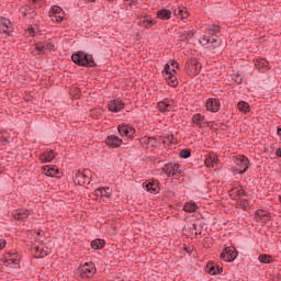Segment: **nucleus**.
Masks as SVG:
<instances>
[{
    "mask_svg": "<svg viewBox=\"0 0 281 281\" xmlns=\"http://www.w3.org/2000/svg\"><path fill=\"white\" fill-rule=\"evenodd\" d=\"M206 271L210 273V276H220V273H223V268L215 265L214 261H210L206 265Z\"/></svg>",
    "mask_w": 281,
    "mask_h": 281,
    "instance_id": "obj_17",
    "label": "nucleus"
},
{
    "mask_svg": "<svg viewBox=\"0 0 281 281\" xmlns=\"http://www.w3.org/2000/svg\"><path fill=\"white\" fill-rule=\"evenodd\" d=\"M277 133L281 136V127H278Z\"/></svg>",
    "mask_w": 281,
    "mask_h": 281,
    "instance_id": "obj_54",
    "label": "nucleus"
},
{
    "mask_svg": "<svg viewBox=\"0 0 281 281\" xmlns=\"http://www.w3.org/2000/svg\"><path fill=\"white\" fill-rule=\"evenodd\" d=\"M184 212L192 213L198 210L196 203L187 202L183 206Z\"/></svg>",
    "mask_w": 281,
    "mask_h": 281,
    "instance_id": "obj_35",
    "label": "nucleus"
},
{
    "mask_svg": "<svg viewBox=\"0 0 281 281\" xmlns=\"http://www.w3.org/2000/svg\"><path fill=\"white\" fill-rule=\"evenodd\" d=\"M91 170L83 169L82 171L76 170L72 175L74 183L77 186H89L91 183Z\"/></svg>",
    "mask_w": 281,
    "mask_h": 281,
    "instance_id": "obj_3",
    "label": "nucleus"
},
{
    "mask_svg": "<svg viewBox=\"0 0 281 281\" xmlns=\"http://www.w3.org/2000/svg\"><path fill=\"white\" fill-rule=\"evenodd\" d=\"M255 220L257 223H269V221H271V213L265 210H257L255 213Z\"/></svg>",
    "mask_w": 281,
    "mask_h": 281,
    "instance_id": "obj_10",
    "label": "nucleus"
},
{
    "mask_svg": "<svg viewBox=\"0 0 281 281\" xmlns=\"http://www.w3.org/2000/svg\"><path fill=\"white\" fill-rule=\"evenodd\" d=\"M13 218L15 221H25L27 216H30V211L27 210H19L12 213Z\"/></svg>",
    "mask_w": 281,
    "mask_h": 281,
    "instance_id": "obj_23",
    "label": "nucleus"
},
{
    "mask_svg": "<svg viewBox=\"0 0 281 281\" xmlns=\"http://www.w3.org/2000/svg\"><path fill=\"white\" fill-rule=\"evenodd\" d=\"M49 18L54 23H61L63 19H65L63 8L53 5L49 10Z\"/></svg>",
    "mask_w": 281,
    "mask_h": 281,
    "instance_id": "obj_8",
    "label": "nucleus"
},
{
    "mask_svg": "<svg viewBox=\"0 0 281 281\" xmlns=\"http://www.w3.org/2000/svg\"><path fill=\"white\" fill-rule=\"evenodd\" d=\"M2 144H3V146H5L7 144H10V140H8V138H2Z\"/></svg>",
    "mask_w": 281,
    "mask_h": 281,
    "instance_id": "obj_52",
    "label": "nucleus"
},
{
    "mask_svg": "<svg viewBox=\"0 0 281 281\" xmlns=\"http://www.w3.org/2000/svg\"><path fill=\"white\" fill-rule=\"evenodd\" d=\"M146 22H147V16L140 18L137 21V25H139V27H146Z\"/></svg>",
    "mask_w": 281,
    "mask_h": 281,
    "instance_id": "obj_44",
    "label": "nucleus"
},
{
    "mask_svg": "<svg viewBox=\"0 0 281 281\" xmlns=\"http://www.w3.org/2000/svg\"><path fill=\"white\" fill-rule=\"evenodd\" d=\"M179 41H188V37H186V33L180 34Z\"/></svg>",
    "mask_w": 281,
    "mask_h": 281,
    "instance_id": "obj_50",
    "label": "nucleus"
},
{
    "mask_svg": "<svg viewBox=\"0 0 281 281\" xmlns=\"http://www.w3.org/2000/svg\"><path fill=\"white\" fill-rule=\"evenodd\" d=\"M12 32V22L7 18H0V33L9 36Z\"/></svg>",
    "mask_w": 281,
    "mask_h": 281,
    "instance_id": "obj_12",
    "label": "nucleus"
},
{
    "mask_svg": "<svg viewBox=\"0 0 281 281\" xmlns=\"http://www.w3.org/2000/svg\"><path fill=\"white\" fill-rule=\"evenodd\" d=\"M105 144L110 148H120L122 146V139L115 135H110L106 137Z\"/></svg>",
    "mask_w": 281,
    "mask_h": 281,
    "instance_id": "obj_16",
    "label": "nucleus"
},
{
    "mask_svg": "<svg viewBox=\"0 0 281 281\" xmlns=\"http://www.w3.org/2000/svg\"><path fill=\"white\" fill-rule=\"evenodd\" d=\"M220 258L224 262H234L238 258V251L236 248L226 247L220 255Z\"/></svg>",
    "mask_w": 281,
    "mask_h": 281,
    "instance_id": "obj_7",
    "label": "nucleus"
},
{
    "mask_svg": "<svg viewBox=\"0 0 281 281\" xmlns=\"http://www.w3.org/2000/svg\"><path fill=\"white\" fill-rule=\"evenodd\" d=\"M29 10H32V7H30V5H24V7H21L20 12H21V14H23V16H25L26 19H34V16H36V13H34V12L30 13Z\"/></svg>",
    "mask_w": 281,
    "mask_h": 281,
    "instance_id": "obj_26",
    "label": "nucleus"
},
{
    "mask_svg": "<svg viewBox=\"0 0 281 281\" xmlns=\"http://www.w3.org/2000/svg\"><path fill=\"white\" fill-rule=\"evenodd\" d=\"M138 142L143 148H157L159 146V140L150 136H144Z\"/></svg>",
    "mask_w": 281,
    "mask_h": 281,
    "instance_id": "obj_9",
    "label": "nucleus"
},
{
    "mask_svg": "<svg viewBox=\"0 0 281 281\" xmlns=\"http://www.w3.org/2000/svg\"><path fill=\"white\" fill-rule=\"evenodd\" d=\"M182 234L184 236H198L199 233H196V224H187L183 228H182Z\"/></svg>",
    "mask_w": 281,
    "mask_h": 281,
    "instance_id": "obj_18",
    "label": "nucleus"
},
{
    "mask_svg": "<svg viewBox=\"0 0 281 281\" xmlns=\"http://www.w3.org/2000/svg\"><path fill=\"white\" fill-rule=\"evenodd\" d=\"M259 262H262L263 265H271L273 259H271V256L262 254L259 256Z\"/></svg>",
    "mask_w": 281,
    "mask_h": 281,
    "instance_id": "obj_33",
    "label": "nucleus"
},
{
    "mask_svg": "<svg viewBox=\"0 0 281 281\" xmlns=\"http://www.w3.org/2000/svg\"><path fill=\"white\" fill-rule=\"evenodd\" d=\"M5 245H7L5 239H0V250L5 249Z\"/></svg>",
    "mask_w": 281,
    "mask_h": 281,
    "instance_id": "obj_49",
    "label": "nucleus"
},
{
    "mask_svg": "<svg viewBox=\"0 0 281 281\" xmlns=\"http://www.w3.org/2000/svg\"><path fill=\"white\" fill-rule=\"evenodd\" d=\"M193 124H196V126L201 127L205 123V116L201 115L200 113L194 114L192 117Z\"/></svg>",
    "mask_w": 281,
    "mask_h": 281,
    "instance_id": "obj_29",
    "label": "nucleus"
},
{
    "mask_svg": "<svg viewBox=\"0 0 281 281\" xmlns=\"http://www.w3.org/2000/svg\"><path fill=\"white\" fill-rule=\"evenodd\" d=\"M158 109L159 111L166 112L168 109H170V104H168L166 101L158 102Z\"/></svg>",
    "mask_w": 281,
    "mask_h": 281,
    "instance_id": "obj_40",
    "label": "nucleus"
},
{
    "mask_svg": "<svg viewBox=\"0 0 281 281\" xmlns=\"http://www.w3.org/2000/svg\"><path fill=\"white\" fill-rule=\"evenodd\" d=\"M162 144H165V146H170L171 144H176L175 136L172 135L164 136Z\"/></svg>",
    "mask_w": 281,
    "mask_h": 281,
    "instance_id": "obj_36",
    "label": "nucleus"
},
{
    "mask_svg": "<svg viewBox=\"0 0 281 281\" xmlns=\"http://www.w3.org/2000/svg\"><path fill=\"white\" fill-rule=\"evenodd\" d=\"M108 106L109 111H111L112 113H119V111H122V109H124L125 104L124 101L120 99H114L109 102Z\"/></svg>",
    "mask_w": 281,
    "mask_h": 281,
    "instance_id": "obj_13",
    "label": "nucleus"
},
{
    "mask_svg": "<svg viewBox=\"0 0 281 281\" xmlns=\"http://www.w3.org/2000/svg\"><path fill=\"white\" fill-rule=\"evenodd\" d=\"M175 12L178 16H181V19H188V16H189L188 10H186V9L179 8L178 13H177V11H175Z\"/></svg>",
    "mask_w": 281,
    "mask_h": 281,
    "instance_id": "obj_41",
    "label": "nucleus"
},
{
    "mask_svg": "<svg viewBox=\"0 0 281 281\" xmlns=\"http://www.w3.org/2000/svg\"><path fill=\"white\" fill-rule=\"evenodd\" d=\"M42 172L46 177H56L58 175V168L56 166H44L42 167Z\"/></svg>",
    "mask_w": 281,
    "mask_h": 281,
    "instance_id": "obj_21",
    "label": "nucleus"
},
{
    "mask_svg": "<svg viewBox=\"0 0 281 281\" xmlns=\"http://www.w3.org/2000/svg\"><path fill=\"white\" fill-rule=\"evenodd\" d=\"M237 106L241 113H249V103L245 101H239Z\"/></svg>",
    "mask_w": 281,
    "mask_h": 281,
    "instance_id": "obj_32",
    "label": "nucleus"
},
{
    "mask_svg": "<svg viewBox=\"0 0 281 281\" xmlns=\"http://www.w3.org/2000/svg\"><path fill=\"white\" fill-rule=\"evenodd\" d=\"M95 196H105V199H111V193H109V188H99L94 191Z\"/></svg>",
    "mask_w": 281,
    "mask_h": 281,
    "instance_id": "obj_27",
    "label": "nucleus"
},
{
    "mask_svg": "<svg viewBox=\"0 0 281 281\" xmlns=\"http://www.w3.org/2000/svg\"><path fill=\"white\" fill-rule=\"evenodd\" d=\"M172 16V11L168 9H161L157 11V18L161 19V21H168Z\"/></svg>",
    "mask_w": 281,
    "mask_h": 281,
    "instance_id": "obj_24",
    "label": "nucleus"
},
{
    "mask_svg": "<svg viewBox=\"0 0 281 281\" xmlns=\"http://www.w3.org/2000/svg\"><path fill=\"white\" fill-rule=\"evenodd\" d=\"M31 2L32 8H35V10H38L43 8V0H29Z\"/></svg>",
    "mask_w": 281,
    "mask_h": 281,
    "instance_id": "obj_39",
    "label": "nucleus"
},
{
    "mask_svg": "<svg viewBox=\"0 0 281 281\" xmlns=\"http://www.w3.org/2000/svg\"><path fill=\"white\" fill-rule=\"evenodd\" d=\"M167 85H169V87H178L179 85V80H177V77L172 74L168 75V77L166 78Z\"/></svg>",
    "mask_w": 281,
    "mask_h": 281,
    "instance_id": "obj_31",
    "label": "nucleus"
},
{
    "mask_svg": "<svg viewBox=\"0 0 281 281\" xmlns=\"http://www.w3.org/2000/svg\"><path fill=\"white\" fill-rule=\"evenodd\" d=\"M192 156V151L190 149H182L180 153H179V157L181 159H190V157Z\"/></svg>",
    "mask_w": 281,
    "mask_h": 281,
    "instance_id": "obj_37",
    "label": "nucleus"
},
{
    "mask_svg": "<svg viewBox=\"0 0 281 281\" xmlns=\"http://www.w3.org/2000/svg\"><path fill=\"white\" fill-rule=\"evenodd\" d=\"M35 52L37 54H45L47 50H46V46H45V42H40L35 45Z\"/></svg>",
    "mask_w": 281,
    "mask_h": 281,
    "instance_id": "obj_34",
    "label": "nucleus"
},
{
    "mask_svg": "<svg viewBox=\"0 0 281 281\" xmlns=\"http://www.w3.org/2000/svg\"><path fill=\"white\" fill-rule=\"evenodd\" d=\"M184 37L188 40V38H192V36H194V32L192 31H184Z\"/></svg>",
    "mask_w": 281,
    "mask_h": 281,
    "instance_id": "obj_45",
    "label": "nucleus"
},
{
    "mask_svg": "<svg viewBox=\"0 0 281 281\" xmlns=\"http://www.w3.org/2000/svg\"><path fill=\"white\" fill-rule=\"evenodd\" d=\"M153 25H157V22L155 20H153V19H149L147 16V22H146L145 29L146 30H150V27H153Z\"/></svg>",
    "mask_w": 281,
    "mask_h": 281,
    "instance_id": "obj_42",
    "label": "nucleus"
},
{
    "mask_svg": "<svg viewBox=\"0 0 281 281\" xmlns=\"http://www.w3.org/2000/svg\"><path fill=\"white\" fill-rule=\"evenodd\" d=\"M117 131L122 137H133L135 135V128L130 125H119Z\"/></svg>",
    "mask_w": 281,
    "mask_h": 281,
    "instance_id": "obj_14",
    "label": "nucleus"
},
{
    "mask_svg": "<svg viewBox=\"0 0 281 281\" xmlns=\"http://www.w3.org/2000/svg\"><path fill=\"white\" fill-rule=\"evenodd\" d=\"M171 67L173 68L172 71L175 72V69H179V63L171 60Z\"/></svg>",
    "mask_w": 281,
    "mask_h": 281,
    "instance_id": "obj_47",
    "label": "nucleus"
},
{
    "mask_svg": "<svg viewBox=\"0 0 281 281\" xmlns=\"http://www.w3.org/2000/svg\"><path fill=\"white\" fill-rule=\"evenodd\" d=\"M71 60L79 67H98L95 59H93V55L87 54L82 50H78L77 53L72 54Z\"/></svg>",
    "mask_w": 281,
    "mask_h": 281,
    "instance_id": "obj_2",
    "label": "nucleus"
},
{
    "mask_svg": "<svg viewBox=\"0 0 281 281\" xmlns=\"http://www.w3.org/2000/svg\"><path fill=\"white\" fill-rule=\"evenodd\" d=\"M95 271H98V269H95V263L86 262L77 269V277L81 280H87L89 278H93V276H95Z\"/></svg>",
    "mask_w": 281,
    "mask_h": 281,
    "instance_id": "obj_4",
    "label": "nucleus"
},
{
    "mask_svg": "<svg viewBox=\"0 0 281 281\" xmlns=\"http://www.w3.org/2000/svg\"><path fill=\"white\" fill-rule=\"evenodd\" d=\"M209 34L212 35H204L200 38V45L203 47H206V49H210L211 52H214V49H217V47H221V40L216 36L218 32H221V26L212 24L207 26Z\"/></svg>",
    "mask_w": 281,
    "mask_h": 281,
    "instance_id": "obj_1",
    "label": "nucleus"
},
{
    "mask_svg": "<svg viewBox=\"0 0 281 281\" xmlns=\"http://www.w3.org/2000/svg\"><path fill=\"white\" fill-rule=\"evenodd\" d=\"M88 3H94L95 0H86Z\"/></svg>",
    "mask_w": 281,
    "mask_h": 281,
    "instance_id": "obj_55",
    "label": "nucleus"
},
{
    "mask_svg": "<svg viewBox=\"0 0 281 281\" xmlns=\"http://www.w3.org/2000/svg\"><path fill=\"white\" fill-rule=\"evenodd\" d=\"M35 257L37 258H45V256H48L47 250L41 249L40 247L35 248Z\"/></svg>",
    "mask_w": 281,
    "mask_h": 281,
    "instance_id": "obj_38",
    "label": "nucleus"
},
{
    "mask_svg": "<svg viewBox=\"0 0 281 281\" xmlns=\"http://www.w3.org/2000/svg\"><path fill=\"white\" fill-rule=\"evenodd\" d=\"M255 67L256 69L265 74V71H269V61H267V59L265 58L257 59L255 63Z\"/></svg>",
    "mask_w": 281,
    "mask_h": 281,
    "instance_id": "obj_20",
    "label": "nucleus"
},
{
    "mask_svg": "<svg viewBox=\"0 0 281 281\" xmlns=\"http://www.w3.org/2000/svg\"><path fill=\"white\" fill-rule=\"evenodd\" d=\"M46 52H50V49H54V44L49 42H45Z\"/></svg>",
    "mask_w": 281,
    "mask_h": 281,
    "instance_id": "obj_46",
    "label": "nucleus"
},
{
    "mask_svg": "<svg viewBox=\"0 0 281 281\" xmlns=\"http://www.w3.org/2000/svg\"><path fill=\"white\" fill-rule=\"evenodd\" d=\"M218 161V156L214 153H211L206 156L204 164L206 168H214V165Z\"/></svg>",
    "mask_w": 281,
    "mask_h": 281,
    "instance_id": "obj_22",
    "label": "nucleus"
},
{
    "mask_svg": "<svg viewBox=\"0 0 281 281\" xmlns=\"http://www.w3.org/2000/svg\"><path fill=\"white\" fill-rule=\"evenodd\" d=\"M239 205L243 210H247V207H249V201L245 200V199H240L239 200Z\"/></svg>",
    "mask_w": 281,
    "mask_h": 281,
    "instance_id": "obj_43",
    "label": "nucleus"
},
{
    "mask_svg": "<svg viewBox=\"0 0 281 281\" xmlns=\"http://www.w3.org/2000/svg\"><path fill=\"white\" fill-rule=\"evenodd\" d=\"M106 245V241L104 239H94L91 241L92 249L100 250L104 249V246Z\"/></svg>",
    "mask_w": 281,
    "mask_h": 281,
    "instance_id": "obj_28",
    "label": "nucleus"
},
{
    "mask_svg": "<svg viewBox=\"0 0 281 281\" xmlns=\"http://www.w3.org/2000/svg\"><path fill=\"white\" fill-rule=\"evenodd\" d=\"M56 159V154L54 150H49L40 155V160L42 164H49V161H54Z\"/></svg>",
    "mask_w": 281,
    "mask_h": 281,
    "instance_id": "obj_19",
    "label": "nucleus"
},
{
    "mask_svg": "<svg viewBox=\"0 0 281 281\" xmlns=\"http://www.w3.org/2000/svg\"><path fill=\"white\" fill-rule=\"evenodd\" d=\"M9 262H14V260H12V259H9Z\"/></svg>",
    "mask_w": 281,
    "mask_h": 281,
    "instance_id": "obj_56",
    "label": "nucleus"
},
{
    "mask_svg": "<svg viewBox=\"0 0 281 281\" xmlns=\"http://www.w3.org/2000/svg\"><path fill=\"white\" fill-rule=\"evenodd\" d=\"M206 110L212 113H217V111H221V101L218 99H207Z\"/></svg>",
    "mask_w": 281,
    "mask_h": 281,
    "instance_id": "obj_15",
    "label": "nucleus"
},
{
    "mask_svg": "<svg viewBox=\"0 0 281 281\" xmlns=\"http://www.w3.org/2000/svg\"><path fill=\"white\" fill-rule=\"evenodd\" d=\"M196 67H199V63H196V60H191V61L187 63V69L193 76H196V74H199V68H196Z\"/></svg>",
    "mask_w": 281,
    "mask_h": 281,
    "instance_id": "obj_25",
    "label": "nucleus"
},
{
    "mask_svg": "<svg viewBox=\"0 0 281 281\" xmlns=\"http://www.w3.org/2000/svg\"><path fill=\"white\" fill-rule=\"evenodd\" d=\"M229 194L233 196V199H236V196H247V192L243 189L234 188L229 191Z\"/></svg>",
    "mask_w": 281,
    "mask_h": 281,
    "instance_id": "obj_30",
    "label": "nucleus"
},
{
    "mask_svg": "<svg viewBox=\"0 0 281 281\" xmlns=\"http://www.w3.org/2000/svg\"><path fill=\"white\" fill-rule=\"evenodd\" d=\"M165 72L167 74V76H169L170 74H172V71L170 70V64H166V65H165Z\"/></svg>",
    "mask_w": 281,
    "mask_h": 281,
    "instance_id": "obj_48",
    "label": "nucleus"
},
{
    "mask_svg": "<svg viewBox=\"0 0 281 281\" xmlns=\"http://www.w3.org/2000/svg\"><path fill=\"white\" fill-rule=\"evenodd\" d=\"M276 155L281 158V147L276 150Z\"/></svg>",
    "mask_w": 281,
    "mask_h": 281,
    "instance_id": "obj_53",
    "label": "nucleus"
},
{
    "mask_svg": "<svg viewBox=\"0 0 281 281\" xmlns=\"http://www.w3.org/2000/svg\"><path fill=\"white\" fill-rule=\"evenodd\" d=\"M29 34H30V36H34V27L29 29Z\"/></svg>",
    "mask_w": 281,
    "mask_h": 281,
    "instance_id": "obj_51",
    "label": "nucleus"
},
{
    "mask_svg": "<svg viewBox=\"0 0 281 281\" xmlns=\"http://www.w3.org/2000/svg\"><path fill=\"white\" fill-rule=\"evenodd\" d=\"M145 189L150 194H159V191L161 190V188H159V180H148V182L145 186Z\"/></svg>",
    "mask_w": 281,
    "mask_h": 281,
    "instance_id": "obj_11",
    "label": "nucleus"
},
{
    "mask_svg": "<svg viewBox=\"0 0 281 281\" xmlns=\"http://www.w3.org/2000/svg\"><path fill=\"white\" fill-rule=\"evenodd\" d=\"M162 172L167 177H173V179H179L181 177V165L179 164H167L162 167Z\"/></svg>",
    "mask_w": 281,
    "mask_h": 281,
    "instance_id": "obj_5",
    "label": "nucleus"
},
{
    "mask_svg": "<svg viewBox=\"0 0 281 281\" xmlns=\"http://www.w3.org/2000/svg\"><path fill=\"white\" fill-rule=\"evenodd\" d=\"M249 169V158L247 156H238L235 158V171L238 175H245Z\"/></svg>",
    "mask_w": 281,
    "mask_h": 281,
    "instance_id": "obj_6",
    "label": "nucleus"
}]
</instances>
